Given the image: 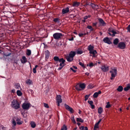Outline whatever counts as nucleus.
I'll return each instance as SVG.
<instances>
[{
	"instance_id": "f257e3e1",
	"label": "nucleus",
	"mask_w": 130,
	"mask_h": 130,
	"mask_svg": "<svg viewBox=\"0 0 130 130\" xmlns=\"http://www.w3.org/2000/svg\"><path fill=\"white\" fill-rule=\"evenodd\" d=\"M94 46L91 45H89L88 47V49L89 51V53L90 54V56L95 57L96 56L97 52L96 50L94 49Z\"/></svg>"
},
{
	"instance_id": "f03ea898",
	"label": "nucleus",
	"mask_w": 130,
	"mask_h": 130,
	"mask_svg": "<svg viewBox=\"0 0 130 130\" xmlns=\"http://www.w3.org/2000/svg\"><path fill=\"white\" fill-rule=\"evenodd\" d=\"M11 106L13 108L15 109H17L20 107V104L17 101L15 100H13L12 101Z\"/></svg>"
},
{
	"instance_id": "7ed1b4c3",
	"label": "nucleus",
	"mask_w": 130,
	"mask_h": 130,
	"mask_svg": "<svg viewBox=\"0 0 130 130\" xmlns=\"http://www.w3.org/2000/svg\"><path fill=\"white\" fill-rule=\"evenodd\" d=\"M110 73L111 74V77L110 78L111 79H113L117 73V71L116 68L114 67L111 69V70L110 71Z\"/></svg>"
},
{
	"instance_id": "20e7f679",
	"label": "nucleus",
	"mask_w": 130,
	"mask_h": 130,
	"mask_svg": "<svg viewBox=\"0 0 130 130\" xmlns=\"http://www.w3.org/2000/svg\"><path fill=\"white\" fill-rule=\"evenodd\" d=\"M62 36V34L60 33H56L53 35V37L54 39H58Z\"/></svg>"
},
{
	"instance_id": "39448f33",
	"label": "nucleus",
	"mask_w": 130,
	"mask_h": 130,
	"mask_svg": "<svg viewBox=\"0 0 130 130\" xmlns=\"http://www.w3.org/2000/svg\"><path fill=\"white\" fill-rule=\"evenodd\" d=\"M30 106V104L29 103H24L22 105V108L24 109H28Z\"/></svg>"
},
{
	"instance_id": "423d86ee",
	"label": "nucleus",
	"mask_w": 130,
	"mask_h": 130,
	"mask_svg": "<svg viewBox=\"0 0 130 130\" xmlns=\"http://www.w3.org/2000/svg\"><path fill=\"white\" fill-rule=\"evenodd\" d=\"M125 44L124 42H121L118 45V47L121 49H124L125 47Z\"/></svg>"
},
{
	"instance_id": "0eeeda50",
	"label": "nucleus",
	"mask_w": 130,
	"mask_h": 130,
	"mask_svg": "<svg viewBox=\"0 0 130 130\" xmlns=\"http://www.w3.org/2000/svg\"><path fill=\"white\" fill-rule=\"evenodd\" d=\"M109 31L110 32L112 33V34L111 35V34L110 33H109L108 34L110 35H112L113 36H115V34L117 33L112 28H109L108 29Z\"/></svg>"
},
{
	"instance_id": "6e6552de",
	"label": "nucleus",
	"mask_w": 130,
	"mask_h": 130,
	"mask_svg": "<svg viewBox=\"0 0 130 130\" xmlns=\"http://www.w3.org/2000/svg\"><path fill=\"white\" fill-rule=\"evenodd\" d=\"M64 106L66 108L67 110L69 111L71 113L73 112L74 110L72 108L70 107L68 105L66 104H65Z\"/></svg>"
},
{
	"instance_id": "1a4fd4ad",
	"label": "nucleus",
	"mask_w": 130,
	"mask_h": 130,
	"mask_svg": "<svg viewBox=\"0 0 130 130\" xmlns=\"http://www.w3.org/2000/svg\"><path fill=\"white\" fill-rule=\"evenodd\" d=\"M103 41L105 43H107L108 44H110L111 43V42L108 37L104 38L103 39Z\"/></svg>"
},
{
	"instance_id": "9d476101",
	"label": "nucleus",
	"mask_w": 130,
	"mask_h": 130,
	"mask_svg": "<svg viewBox=\"0 0 130 130\" xmlns=\"http://www.w3.org/2000/svg\"><path fill=\"white\" fill-rule=\"evenodd\" d=\"M102 70L104 72H106L109 70V68L108 66H106L104 65L102 66L101 67Z\"/></svg>"
},
{
	"instance_id": "9b49d317",
	"label": "nucleus",
	"mask_w": 130,
	"mask_h": 130,
	"mask_svg": "<svg viewBox=\"0 0 130 130\" xmlns=\"http://www.w3.org/2000/svg\"><path fill=\"white\" fill-rule=\"evenodd\" d=\"M16 121L17 124L19 125L22 124L23 122V121L21 120V119L19 118H17Z\"/></svg>"
},
{
	"instance_id": "f8f14e48",
	"label": "nucleus",
	"mask_w": 130,
	"mask_h": 130,
	"mask_svg": "<svg viewBox=\"0 0 130 130\" xmlns=\"http://www.w3.org/2000/svg\"><path fill=\"white\" fill-rule=\"evenodd\" d=\"M61 96L60 95H57L56 98V100L57 102L61 103L62 102V99L61 98Z\"/></svg>"
},
{
	"instance_id": "ddd939ff",
	"label": "nucleus",
	"mask_w": 130,
	"mask_h": 130,
	"mask_svg": "<svg viewBox=\"0 0 130 130\" xmlns=\"http://www.w3.org/2000/svg\"><path fill=\"white\" fill-rule=\"evenodd\" d=\"M65 62V60L63 58H61V59L60 60L59 62H61V63L59 64L60 66L63 67L64 66V63Z\"/></svg>"
},
{
	"instance_id": "4468645a",
	"label": "nucleus",
	"mask_w": 130,
	"mask_h": 130,
	"mask_svg": "<svg viewBox=\"0 0 130 130\" xmlns=\"http://www.w3.org/2000/svg\"><path fill=\"white\" fill-rule=\"evenodd\" d=\"M99 20L101 25L104 26L106 25V23L104 22L103 19L101 18H99Z\"/></svg>"
},
{
	"instance_id": "2eb2a0df",
	"label": "nucleus",
	"mask_w": 130,
	"mask_h": 130,
	"mask_svg": "<svg viewBox=\"0 0 130 130\" xmlns=\"http://www.w3.org/2000/svg\"><path fill=\"white\" fill-rule=\"evenodd\" d=\"M69 11V8L68 7H67L62 9V13L64 14L68 13Z\"/></svg>"
},
{
	"instance_id": "dca6fc26",
	"label": "nucleus",
	"mask_w": 130,
	"mask_h": 130,
	"mask_svg": "<svg viewBox=\"0 0 130 130\" xmlns=\"http://www.w3.org/2000/svg\"><path fill=\"white\" fill-rule=\"evenodd\" d=\"M101 121V119H100L99 121L95 125L94 127V130H96L99 127V125Z\"/></svg>"
},
{
	"instance_id": "f3484780",
	"label": "nucleus",
	"mask_w": 130,
	"mask_h": 130,
	"mask_svg": "<svg viewBox=\"0 0 130 130\" xmlns=\"http://www.w3.org/2000/svg\"><path fill=\"white\" fill-rule=\"evenodd\" d=\"M101 93V91H99L98 92H95L93 95V97L94 98H96L98 96L99 94Z\"/></svg>"
},
{
	"instance_id": "a211bd4d",
	"label": "nucleus",
	"mask_w": 130,
	"mask_h": 130,
	"mask_svg": "<svg viewBox=\"0 0 130 130\" xmlns=\"http://www.w3.org/2000/svg\"><path fill=\"white\" fill-rule=\"evenodd\" d=\"M66 58L67 61L69 62H72L73 60V58L69 56H67Z\"/></svg>"
},
{
	"instance_id": "6ab92c4d",
	"label": "nucleus",
	"mask_w": 130,
	"mask_h": 130,
	"mask_svg": "<svg viewBox=\"0 0 130 130\" xmlns=\"http://www.w3.org/2000/svg\"><path fill=\"white\" fill-rule=\"evenodd\" d=\"M75 54L76 53L74 51H71L70 52L68 56L71 57H72V58H73Z\"/></svg>"
},
{
	"instance_id": "aec40b11",
	"label": "nucleus",
	"mask_w": 130,
	"mask_h": 130,
	"mask_svg": "<svg viewBox=\"0 0 130 130\" xmlns=\"http://www.w3.org/2000/svg\"><path fill=\"white\" fill-rule=\"evenodd\" d=\"M21 62L22 63H24L27 61V60L26 57L24 56L22 57V59L21 60Z\"/></svg>"
},
{
	"instance_id": "412c9836",
	"label": "nucleus",
	"mask_w": 130,
	"mask_h": 130,
	"mask_svg": "<svg viewBox=\"0 0 130 130\" xmlns=\"http://www.w3.org/2000/svg\"><path fill=\"white\" fill-rule=\"evenodd\" d=\"M30 124L32 128H34L36 126V124L33 121H31L30 123Z\"/></svg>"
},
{
	"instance_id": "4be33fe9",
	"label": "nucleus",
	"mask_w": 130,
	"mask_h": 130,
	"mask_svg": "<svg viewBox=\"0 0 130 130\" xmlns=\"http://www.w3.org/2000/svg\"><path fill=\"white\" fill-rule=\"evenodd\" d=\"M80 3L78 2H73V6L74 7H77L79 5Z\"/></svg>"
},
{
	"instance_id": "5701e85b",
	"label": "nucleus",
	"mask_w": 130,
	"mask_h": 130,
	"mask_svg": "<svg viewBox=\"0 0 130 130\" xmlns=\"http://www.w3.org/2000/svg\"><path fill=\"white\" fill-rule=\"evenodd\" d=\"M130 89V84H128L127 85V86L124 88V90L127 91Z\"/></svg>"
},
{
	"instance_id": "b1692460",
	"label": "nucleus",
	"mask_w": 130,
	"mask_h": 130,
	"mask_svg": "<svg viewBox=\"0 0 130 130\" xmlns=\"http://www.w3.org/2000/svg\"><path fill=\"white\" fill-rule=\"evenodd\" d=\"M26 83L28 85H30L32 84V80L30 79H28L26 81Z\"/></svg>"
},
{
	"instance_id": "393cba45",
	"label": "nucleus",
	"mask_w": 130,
	"mask_h": 130,
	"mask_svg": "<svg viewBox=\"0 0 130 130\" xmlns=\"http://www.w3.org/2000/svg\"><path fill=\"white\" fill-rule=\"evenodd\" d=\"M103 111V109L101 107H100L98 109V112L99 113L101 114Z\"/></svg>"
},
{
	"instance_id": "a878e982",
	"label": "nucleus",
	"mask_w": 130,
	"mask_h": 130,
	"mask_svg": "<svg viewBox=\"0 0 130 130\" xmlns=\"http://www.w3.org/2000/svg\"><path fill=\"white\" fill-rule=\"evenodd\" d=\"M79 86L80 87V88L83 89L85 88V85L84 83L81 84H79Z\"/></svg>"
},
{
	"instance_id": "bb28decb",
	"label": "nucleus",
	"mask_w": 130,
	"mask_h": 130,
	"mask_svg": "<svg viewBox=\"0 0 130 130\" xmlns=\"http://www.w3.org/2000/svg\"><path fill=\"white\" fill-rule=\"evenodd\" d=\"M123 90V88L121 86H119L117 89V90L118 91L121 92Z\"/></svg>"
},
{
	"instance_id": "cd10ccee",
	"label": "nucleus",
	"mask_w": 130,
	"mask_h": 130,
	"mask_svg": "<svg viewBox=\"0 0 130 130\" xmlns=\"http://www.w3.org/2000/svg\"><path fill=\"white\" fill-rule=\"evenodd\" d=\"M17 95L19 96H21L22 95V92L19 90H18L17 91Z\"/></svg>"
},
{
	"instance_id": "c85d7f7f",
	"label": "nucleus",
	"mask_w": 130,
	"mask_h": 130,
	"mask_svg": "<svg viewBox=\"0 0 130 130\" xmlns=\"http://www.w3.org/2000/svg\"><path fill=\"white\" fill-rule=\"evenodd\" d=\"M53 59L54 61H58L59 62L60 60L61 59V58L59 59L58 57L57 56H55L54 57Z\"/></svg>"
},
{
	"instance_id": "c756f323",
	"label": "nucleus",
	"mask_w": 130,
	"mask_h": 130,
	"mask_svg": "<svg viewBox=\"0 0 130 130\" xmlns=\"http://www.w3.org/2000/svg\"><path fill=\"white\" fill-rule=\"evenodd\" d=\"M15 88L17 89H19L20 88V84L18 83L16 84L15 85Z\"/></svg>"
},
{
	"instance_id": "7c9ffc66",
	"label": "nucleus",
	"mask_w": 130,
	"mask_h": 130,
	"mask_svg": "<svg viewBox=\"0 0 130 130\" xmlns=\"http://www.w3.org/2000/svg\"><path fill=\"white\" fill-rule=\"evenodd\" d=\"M76 121L77 122H83V120L80 118H77L76 119Z\"/></svg>"
},
{
	"instance_id": "2f4dec72",
	"label": "nucleus",
	"mask_w": 130,
	"mask_h": 130,
	"mask_svg": "<svg viewBox=\"0 0 130 130\" xmlns=\"http://www.w3.org/2000/svg\"><path fill=\"white\" fill-rule=\"evenodd\" d=\"M119 42L118 40V39H116L113 41V43L115 45H117Z\"/></svg>"
},
{
	"instance_id": "473e14b6",
	"label": "nucleus",
	"mask_w": 130,
	"mask_h": 130,
	"mask_svg": "<svg viewBox=\"0 0 130 130\" xmlns=\"http://www.w3.org/2000/svg\"><path fill=\"white\" fill-rule=\"evenodd\" d=\"M67 128L66 125H64L62 127L61 130H67Z\"/></svg>"
},
{
	"instance_id": "72a5a7b5",
	"label": "nucleus",
	"mask_w": 130,
	"mask_h": 130,
	"mask_svg": "<svg viewBox=\"0 0 130 130\" xmlns=\"http://www.w3.org/2000/svg\"><path fill=\"white\" fill-rule=\"evenodd\" d=\"M31 51L30 50H27V52L26 53V54L28 56H29L31 54Z\"/></svg>"
},
{
	"instance_id": "f704fd0d",
	"label": "nucleus",
	"mask_w": 130,
	"mask_h": 130,
	"mask_svg": "<svg viewBox=\"0 0 130 130\" xmlns=\"http://www.w3.org/2000/svg\"><path fill=\"white\" fill-rule=\"evenodd\" d=\"M76 89L78 91H80L82 90V89L80 88V87L79 86V84L76 86L75 87Z\"/></svg>"
},
{
	"instance_id": "c9c22d12",
	"label": "nucleus",
	"mask_w": 130,
	"mask_h": 130,
	"mask_svg": "<svg viewBox=\"0 0 130 130\" xmlns=\"http://www.w3.org/2000/svg\"><path fill=\"white\" fill-rule=\"evenodd\" d=\"M38 67V66L37 65L35 66V68L33 69V71L34 73H35L36 72V69Z\"/></svg>"
},
{
	"instance_id": "e433bc0d",
	"label": "nucleus",
	"mask_w": 130,
	"mask_h": 130,
	"mask_svg": "<svg viewBox=\"0 0 130 130\" xmlns=\"http://www.w3.org/2000/svg\"><path fill=\"white\" fill-rule=\"evenodd\" d=\"M81 130H88V128L87 127H84V126H82L81 128H80Z\"/></svg>"
},
{
	"instance_id": "4c0bfd02",
	"label": "nucleus",
	"mask_w": 130,
	"mask_h": 130,
	"mask_svg": "<svg viewBox=\"0 0 130 130\" xmlns=\"http://www.w3.org/2000/svg\"><path fill=\"white\" fill-rule=\"evenodd\" d=\"M94 66V64L92 63L91 62L89 64H87V66H88L90 67V68H91L92 67Z\"/></svg>"
},
{
	"instance_id": "58836bf2",
	"label": "nucleus",
	"mask_w": 130,
	"mask_h": 130,
	"mask_svg": "<svg viewBox=\"0 0 130 130\" xmlns=\"http://www.w3.org/2000/svg\"><path fill=\"white\" fill-rule=\"evenodd\" d=\"M107 104L106 106V108H108L110 107H111V106L109 104V102H108L107 103Z\"/></svg>"
},
{
	"instance_id": "ea45409f",
	"label": "nucleus",
	"mask_w": 130,
	"mask_h": 130,
	"mask_svg": "<svg viewBox=\"0 0 130 130\" xmlns=\"http://www.w3.org/2000/svg\"><path fill=\"white\" fill-rule=\"evenodd\" d=\"M12 124L13 125V126H15L17 124V122H16V121H15V120L14 119H13L12 120Z\"/></svg>"
},
{
	"instance_id": "a19ab883",
	"label": "nucleus",
	"mask_w": 130,
	"mask_h": 130,
	"mask_svg": "<svg viewBox=\"0 0 130 130\" xmlns=\"http://www.w3.org/2000/svg\"><path fill=\"white\" fill-rule=\"evenodd\" d=\"M71 119L72 121V122L73 123H75V124L76 123L75 121V120L74 119V116L72 117L71 118Z\"/></svg>"
},
{
	"instance_id": "79ce46f5",
	"label": "nucleus",
	"mask_w": 130,
	"mask_h": 130,
	"mask_svg": "<svg viewBox=\"0 0 130 130\" xmlns=\"http://www.w3.org/2000/svg\"><path fill=\"white\" fill-rule=\"evenodd\" d=\"M90 95V94H89V95H86L85 96V101H86V100H87L88 99Z\"/></svg>"
},
{
	"instance_id": "37998d69",
	"label": "nucleus",
	"mask_w": 130,
	"mask_h": 130,
	"mask_svg": "<svg viewBox=\"0 0 130 130\" xmlns=\"http://www.w3.org/2000/svg\"><path fill=\"white\" fill-rule=\"evenodd\" d=\"M88 102L90 105L93 104V102L92 101H88Z\"/></svg>"
},
{
	"instance_id": "c03bdc74",
	"label": "nucleus",
	"mask_w": 130,
	"mask_h": 130,
	"mask_svg": "<svg viewBox=\"0 0 130 130\" xmlns=\"http://www.w3.org/2000/svg\"><path fill=\"white\" fill-rule=\"evenodd\" d=\"M90 17V15H89L88 16H86L84 17V20L87 19L88 18H89Z\"/></svg>"
},
{
	"instance_id": "a18cd8bd",
	"label": "nucleus",
	"mask_w": 130,
	"mask_h": 130,
	"mask_svg": "<svg viewBox=\"0 0 130 130\" xmlns=\"http://www.w3.org/2000/svg\"><path fill=\"white\" fill-rule=\"evenodd\" d=\"M87 28L88 29H90L91 30H93L92 27L91 26H88Z\"/></svg>"
},
{
	"instance_id": "49530a36",
	"label": "nucleus",
	"mask_w": 130,
	"mask_h": 130,
	"mask_svg": "<svg viewBox=\"0 0 130 130\" xmlns=\"http://www.w3.org/2000/svg\"><path fill=\"white\" fill-rule=\"evenodd\" d=\"M79 64L83 67H85V66L84 64L81 62H79Z\"/></svg>"
},
{
	"instance_id": "de8ad7c7",
	"label": "nucleus",
	"mask_w": 130,
	"mask_h": 130,
	"mask_svg": "<svg viewBox=\"0 0 130 130\" xmlns=\"http://www.w3.org/2000/svg\"><path fill=\"white\" fill-rule=\"evenodd\" d=\"M77 53L79 54H81L83 52L81 51H78L77 52Z\"/></svg>"
},
{
	"instance_id": "09e8293b",
	"label": "nucleus",
	"mask_w": 130,
	"mask_h": 130,
	"mask_svg": "<svg viewBox=\"0 0 130 130\" xmlns=\"http://www.w3.org/2000/svg\"><path fill=\"white\" fill-rule=\"evenodd\" d=\"M54 21L55 22H59L58 19V18H55L54 19Z\"/></svg>"
},
{
	"instance_id": "8fccbe9b",
	"label": "nucleus",
	"mask_w": 130,
	"mask_h": 130,
	"mask_svg": "<svg viewBox=\"0 0 130 130\" xmlns=\"http://www.w3.org/2000/svg\"><path fill=\"white\" fill-rule=\"evenodd\" d=\"M44 106L45 107H46V108H48L49 107L48 104L46 103H44Z\"/></svg>"
},
{
	"instance_id": "3c124183",
	"label": "nucleus",
	"mask_w": 130,
	"mask_h": 130,
	"mask_svg": "<svg viewBox=\"0 0 130 130\" xmlns=\"http://www.w3.org/2000/svg\"><path fill=\"white\" fill-rule=\"evenodd\" d=\"M70 69L74 72H75L76 71L75 70H74V69L73 68H70Z\"/></svg>"
},
{
	"instance_id": "603ef678",
	"label": "nucleus",
	"mask_w": 130,
	"mask_h": 130,
	"mask_svg": "<svg viewBox=\"0 0 130 130\" xmlns=\"http://www.w3.org/2000/svg\"><path fill=\"white\" fill-rule=\"evenodd\" d=\"M84 35H85V34H82V33H80V34H79L78 35L80 37H81L82 36Z\"/></svg>"
},
{
	"instance_id": "864d4df0",
	"label": "nucleus",
	"mask_w": 130,
	"mask_h": 130,
	"mask_svg": "<svg viewBox=\"0 0 130 130\" xmlns=\"http://www.w3.org/2000/svg\"><path fill=\"white\" fill-rule=\"evenodd\" d=\"M11 93H15V90L14 89H13L11 90Z\"/></svg>"
},
{
	"instance_id": "5fc2aeb1",
	"label": "nucleus",
	"mask_w": 130,
	"mask_h": 130,
	"mask_svg": "<svg viewBox=\"0 0 130 130\" xmlns=\"http://www.w3.org/2000/svg\"><path fill=\"white\" fill-rule=\"evenodd\" d=\"M89 87L90 88H92L93 87V85L92 84H90L89 85Z\"/></svg>"
},
{
	"instance_id": "6e6d98bb",
	"label": "nucleus",
	"mask_w": 130,
	"mask_h": 130,
	"mask_svg": "<svg viewBox=\"0 0 130 130\" xmlns=\"http://www.w3.org/2000/svg\"><path fill=\"white\" fill-rule=\"evenodd\" d=\"M128 31L130 32V25H129L128 26L127 28Z\"/></svg>"
},
{
	"instance_id": "4d7b16f0",
	"label": "nucleus",
	"mask_w": 130,
	"mask_h": 130,
	"mask_svg": "<svg viewBox=\"0 0 130 130\" xmlns=\"http://www.w3.org/2000/svg\"><path fill=\"white\" fill-rule=\"evenodd\" d=\"M91 6H92V8H94V7L95 6V5L94 4H91Z\"/></svg>"
},
{
	"instance_id": "13d9d810",
	"label": "nucleus",
	"mask_w": 130,
	"mask_h": 130,
	"mask_svg": "<svg viewBox=\"0 0 130 130\" xmlns=\"http://www.w3.org/2000/svg\"><path fill=\"white\" fill-rule=\"evenodd\" d=\"M91 106V108L92 109H93L94 108H95V106L94 105H93V104L92 105H90Z\"/></svg>"
},
{
	"instance_id": "bf43d9fd",
	"label": "nucleus",
	"mask_w": 130,
	"mask_h": 130,
	"mask_svg": "<svg viewBox=\"0 0 130 130\" xmlns=\"http://www.w3.org/2000/svg\"><path fill=\"white\" fill-rule=\"evenodd\" d=\"M74 40V38L73 37H72L71 38L69 39V41H73Z\"/></svg>"
},
{
	"instance_id": "052dcab7",
	"label": "nucleus",
	"mask_w": 130,
	"mask_h": 130,
	"mask_svg": "<svg viewBox=\"0 0 130 130\" xmlns=\"http://www.w3.org/2000/svg\"><path fill=\"white\" fill-rule=\"evenodd\" d=\"M97 24V23H93V26H95Z\"/></svg>"
},
{
	"instance_id": "680f3d73",
	"label": "nucleus",
	"mask_w": 130,
	"mask_h": 130,
	"mask_svg": "<svg viewBox=\"0 0 130 130\" xmlns=\"http://www.w3.org/2000/svg\"><path fill=\"white\" fill-rule=\"evenodd\" d=\"M72 68H73L74 69H77V68L76 67L73 66Z\"/></svg>"
},
{
	"instance_id": "e2e57ef3",
	"label": "nucleus",
	"mask_w": 130,
	"mask_h": 130,
	"mask_svg": "<svg viewBox=\"0 0 130 130\" xmlns=\"http://www.w3.org/2000/svg\"><path fill=\"white\" fill-rule=\"evenodd\" d=\"M63 67H59L58 69V70H61L62 68Z\"/></svg>"
},
{
	"instance_id": "0e129e2a",
	"label": "nucleus",
	"mask_w": 130,
	"mask_h": 130,
	"mask_svg": "<svg viewBox=\"0 0 130 130\" xmlns=\"http://www.w3.org/2000/svg\"><path fill=\"white\" fill-rule=\"evenodd\" d=\"M85 74L87 75V76H88L89 75V73L88 72H86L85 73Z\"/></svg>"
},
{
	"instance_id": "69168bd1",
	"label": "nucleus",
	"mask_w": 130,
	"mask_h": 130,
	"mask_svg": "<svg viewBox=\"0 0 130 130\" xmlns=\"http://www.w3.org/2000/svg\"><path fill=\"white\" fill-rule=\"evenodd\" d=\"M77 124L78 126H79L80 125V123L79 122H78Z\"/></svg>"
},
{
	"instance_id": "338daca9",
	"label": "nucleus",
	"mask_w": 130,
	"mask_h": 130,
	"mask_svg": "<svg viewBox=\"0 0 130 130\" xmlns=\"http://www.w3.org/2000/svg\"><path fill=\"white\" fill-rule=\"evenodd\" d=\"M81 112H82L80 110H79L78 113L79 114H80L81 113Z\"/></svg>"
},
{
	"instance_id": "774afa93",
	"label": "nucleus",
	"mask_w": 130,
	"mask_h": 130,
	"mask_svg": "<svg viewBox=\"0 0 130 130\" xmlns=\"http://www.w3.org/2000/svg\"><path fill=\"white\" fill-rule=\"evenodd\" d=\"M83 22L84 23L85 22V20H82Z\"/></svg>"
}]
</instances>
